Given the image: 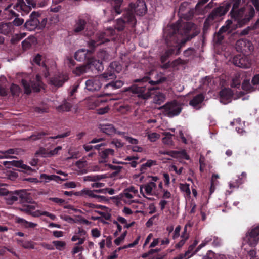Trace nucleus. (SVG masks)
Listing matches in <instances>:
<instances>
[{
  "instance_id": "nucleus-1",
  "label": "nucleus",
  "mask_w": 259,
  "mask_h": 259,
  "mask_svg": "<svg viewBox=\"0 0 259 259\" xmlns=\"http://www.w3.org/2000/svg\"><path fill=\"white\" fill-rule=\"evenodd\" d=\"M194 26V24L191 22L181 23L177 21L164 31L167 49L161 56L160 60L162 63L172 55L180 54L181 48L188 41L198 35L196 31L189 34Z\"/></svg>"
},
{
  "instance_id": "nucleus-2",
  "label": "nucleus",
  "mask_w": 259,
  "mask_h": 259,
  "mask_svg": "<svg viewBox=\"0 0 259 259\" xmlns=\"http://www.w3.org/2000/svg\"><path fill=\"white\" fill-rule=\"evenodd\" d=\"M241 0H227L222 6L215 8L221 16L226 14L232 7L230 16L234 21H237L239 26L247 24L255 15V10L251 6L247 11L243 7L239 8Z\"/></svg>"
},
{
  "instance_id": "nucleus-3",
  "label": "nucleus",
  "mask_w": 259,
  "mask_h": 259,
  "mask_svg": "<svg viewBox=\"0 0 259 259\" xmlns=\"http://www.w3.org/2000/svg\"><path fill=\"white\" fill-rule=\"evenodd\" d=\"M131 10L125 11L122 16L116 20L115 28L118 31H121L125 28H133L136 24L137 20L133 11L137 15L142 16L147 11V8L145 2L143 0H137L135 3L130 4Z\"/></svg>"
},
{
  "instance_id": "nucleus-4",
  "label": "nucleus",
  "mask_w": 259,
  "mask_h": 259,
  "mask_svg": "<svg viewBox=\"0 0 259 259\" xmlns=\"http://www.w3.org/2000/svg\"><path fill=\"white\" fill-rule=\"evenodd\" d=\"M0 194L5 196V199L9 204L16 202L25 203L30 201V196L26 190L22 189L14 191H9L6 189H1Z\"/></svg>"
},
{
  "instance_id": "nucleus-5",
  "label": "nucleus",
  "mask_w": 259,
  "mask_h": 259,
  "mask_svg": "<svg viewBox=\"0 0 259 259\" xmlns=\"http://www.w3.org/2000/svg\"><path fill=\"white\" fill-rule=\"evenodd\" d=\"M76 166L78 168V171L81 174L87 173L89 170L93 171H103L107 168H110L114 171L111 174L112 177H116L123 169L121 166H115L107 164L106 163H98L97 164L92 166L90 170L87 169V163H75Z\"/></svg>"
},
{
  "instance_id": "nucleus-6",
  "label": "nucleus",
  "mask_w": 259,
  "mask_h": 259,
  "mask_svg": "<svg viewBox=\"0 0 259 259\" xmlns=\"http://www.w3.org/2000/svg\"><path fill=\"white\" fill-rule=\"evenodd\" d=\"M182 109V105L176 100L167 102L159 108L165 116L169 118H173L180 115Z\"/></svg>"
},
{
  "instance_id": "nucleus-7",
  "label": "nucleus",
  "mask_w": 259,
  "mask_h": 259,
  "mask_svg": "<svg viewBox=\"0 0 259 259\" xmlns=\"http://www.w3.org/2000/svg\"><path fill=\"white\" fill-rule=\"evenodd\" d=\"M148 78H143L140 81V80H135V82H140L138 84H133L132 86L127 88L125 91H129L142 99H147L151 95L150 89L149 87H146L144 85L143 80H148Z\"/></svg>"
},
{
  "instance_id": "nucleus-8",
  "label": "nucleus",
  "mask_w": 259,
  "mask_h": 259,
  "mask_svg": "<svg viewBox=\"0 0 259 259\" xmlns=\"http://www.w3.org/2000/svg\"><path fill=\"white\" fill-rule=\"evenodd\" d=\"M115 32V30L110 28L106 30L105 32L97 33L96 39H91L88 42L90 48L93 50L97 46L109 41L113 39L112 37L114 36Z\"/></svg>"
},
{
  "instance_id": "nucleus-9",
  "label": "nucleus",
  "mask_w": 259,
  "mask_h": 259,
  "mask_svg": "<svg viewBox=\"0 0 259 259\" xmlns=\"http://www.w3.org/2000/svg\"><path fill=\"white\" fill-rule=\"evenodd\" d=\"M21 83L24 89V93L29 95L32 90L35 92H39L43 88V83L41 78L39 75H37L35 78L28 81L25 79H22Z\"/></svg>"
},
{
  "instance_id": "nucleus-10",
  "label": "nucleus",
  "mask_w": 259,
  "mask_h": 259,
  "mask_svg": "<svg viewBox=\"0 0 259 259\" xmlns=\"http://www.w3.org/2000/svg\"><path fill=\"white\" fill-rule=\"evenodd\" d=\"M85 28V31L84 32V35L87 37H91L95 33L94 28H90L87 26V21L83 17L79 16L75 20V24L73 26V31L74 34H79L83 32Z\"/></svg>"
},
{
  "instance_id": "nucleus-11",
  "label": "nucleus",
  "mask_w": 259,
  "mask_h": 259,
  "mask_svg": "<svg viewBox=\"0 0 259 259\" xmlns=\"http://www.w3.org/2000/svg\"><path fill=\"white\" fill-rule=\"evenodd\" d=\"M40 13L38 12L33 11L29 16V18L26 21L24 24V28L28 31H33L38 28L40 24L39 18Z\"/></svg>"
},
{
  "instance_id": "nucleus-12",
  "label": "nucleus",
  "mask_w": 259,
  "mask_h": 259,
  "mask_svg": "<svg viewBox=\"0 0 259 259\" xmlns=\"http://www.w3.org/2000/svg\"><path fill=\"white\" fill-rule=\"evenodd\" d=\"M236 49L244 55H249L253 51L254 47L251 41L246 39H241L237 41Z\"/></svg>"
},
{
  "instance_id": "nucleus-13",
  "label": "nucleus",
  "mask_w": 259,
  "mask_h": 259,
  "mask_svg": "<svg viewBox=\"0 0 259 259\" xmlns=\"http://www.w3.org/2000/svg\"><path fill=\"white\" fill-rule=\"evenodd\" d=\"M28 5H26L24 0H17L13 6V8L18 12H21L22 15L27 14L31 10V6L36 7V3L34 0H26Z\"/></svg>"
},
{
  "instance_id": "nucleus-14",
  "label": "nucleus",
  "mask_w": 259,
  "mask_h": 259,
  "mask_svg": "<svg viewBox=\"0 0 259 259\" xmlns=\"http://www.w3.org/2000/svg\"><path fill=\"white\" fill-rule=\"evenodd\" d=\"M243 241L250 246H255L259 241V226L252 228L248 232L243 238Z\"/></svg>"
},
{
  "instance_id": "nucleus-15",
  "label": "nucleus",
  "mask_w": 259,
  "mask_h": 259,
  "mask_svg": "<svg viewBox=\"0 0 259 259\" xmlns=\"http://www.w3.org/2000/svg\"><path fill=\"white\" fill-rule=\"evenodd\" d=\"M109 69L107 72L102 75V77L106 80L112 79L115 77L114 72L119 73L122 70V66L119 62L114 61L110 63Z\"/></svg>"
},
{
  "instance_id": "nucleus-16",
  "label": "nucleus",
  "mask_w": 259,
  "mask_h": 259,
  "mask_svg": "<svg viewBox=\"0 0 259 259\" xmlns=\"http://www.w3.org/2000/svg\"><path fill=\"white\" fill-rule=\"evenodd\" d=\"M220 17H221V16L220 15L219 12L214 8L209 14L204 23L203 28V33L204 35L207 33L210 26Z\"/></svg>"
},
{
  "instance_id": "nucleus-17",
  "label": "nucleus",
  "mask_w": 259,
  "mask_h": 259,
  "mask_svg": "<svg viewBox=\"0 0 259 259\" xmlns=\"http://www.w3.org/2000/svg\"><path fill=\"white\" fill-rule=\"evenodd\" d=\"M247 55L242 54L235 56L232 60L233 63L240 68H247L250 66V61Z\"/></svg>"
},
{
  "instance_id": "nucleus-18",
  "label": "nucleus",
  "mask_w": 259,
  "mask_h": 259,
  "mask_svg": "<svg viewBox=\"0 0 259 259\" xmlns=\"http://www.w3.org/2000/svg\"><path fill=\"white\" fill-rule=\"evenodd\" d=\"M68 79L69 77L67 73H58L50 78V82L55 87L59 88L62 87Z\"/></svg>"
},
{
  "instance_id": "nucleus-19",
  "label": "nucleus",
  "mask_w": 259,
  "mask_h": 259,
  "mask_svg": "<svg viewBox=\"0 0 259 259\" xmlns=\"http://www.w3.org/2000/svg\"><path fill=\"white\" fill-rule=\"evenodd\" d=\"M85 89L93 92L98 91L101 89L102 83L98 77H92L85 81Z\"/></svg>"
},
{
  "instance_id": "nucleus-20",
  "label": "nucleus",
  "mask_w": 259,
  "mask_h": 259,
  "mask_svg": "<svg viewBox=\"0 0 259 259\" xmlns=\"http://www.w3.org/2000/svg\"><path fill=\"white\" fill-rule=\"evenodd\" d=\"M94 190H91L89 189H84L80 191L74 192V195L75 196H82L83 197H89L90 198H95L98 202H102L106 200L105 197L96 195L95 194Z\"/></svg>"
},
{
  "instance_id": "nucleus-21",
  "label": "nucleus",
  "mask_w": 259,
  "mask_h": 259,
  "mask_svg": "<svg viewBox=\"0 0 259 259\" xmlns=\"http://www.w3.org/2000/svg\"><path fill=\"white\" fill-rule=\"evenodd\" d=\"M233 91L228 88L222 89L219 93L220 102L224 104H227L232 101L233 96Z\"/></svg>"
},
{
  "instance_id": "nucleus-22",
  "label": "nucleus",
  "mask_w": 259,
  "mask_h": 259,
  "mask_svg": "<svg viewBox=\"0 0 259 259\" xmlns=\"http://www.w3.org/2000/svg\"><path fill=\"white\" fill-rule=\"evenodd\" d=\"M227 28L226 26H222L219 30L218 32H216L213 35V41L215 45H221L222 44L225 37L228 35L226 31Z\"/></svg>"
},
{
  "instance_id": "nucleus-23",
  "label": "nucleus",
  "mask_w": 259,
  "mask_h": 259,
  "mask_svg": "<svg viewBox=\"0 0 259 259\" xmlns=\"http://www.w3.org/2000/svg\"><path fill=\"white\" fill-rule=\"evenodd\" d=\"M92 52L90 50L81 49L75 53L74 58L78 61H83L90 59V55Z\"/></svg>"
},
{
  "instance_id": "nucleus-24",
  "label": "nucleus",
  "mask_w": 259,
  "mask_h": 259,
  "mask_svg": "<svg viewBox=\"0 0 259 259\" xmlns=\"http://www.w3.org/2000/svg\"><path fill=\"white\" fill-rule=\"evenodd\" d=\"M73 105L72 101L69 98L64 99L61 105L56 107V110L59 112H68Z\"/></svg>"
},
{
  "instance_id": "nucleus-25",
  "label": "nucleus",
  "mask_w": 259,
  "mask_h": 259,
  "mask_svg": "<svg viewBox=\"0 0 259 259\" xmlns=\"http://www.w3.org/2000/svg\"><path fill=\"white\" fill-rule=\"evenodd\" d=\"M122 2L123 0H111L112 5L111 13L112 15H117L121 13V6Z\"/></svg>"
},
{
  "instance_id": "nucleus-26",
  "label": "nucleus",
  "mask_w": 259,
  "mask_h": 259,
  "mask_svg": "<svg viewBox=\"0 0 259 259\" xmlns=\"http://www.w3.org/2000/svg\"><path fill=\"white\" fill-rule=\"evenodd\" d=\"M100 131L106 134L107 135L111 136L116 133V128L112 124H100L99 127Z\"/></svg>"
},
{
  "instance_id": "nucleus-27",
  "label": "nucleus",
  "mask_w": 259,
  "mask_h": 259,
  "mask_svg": "<svg viewBox=\"0 0 259 259\" xmlns=\"http://www.w3.org/2000/svg\"><path fill=\"white\" fill-rule=\"evenodd\" d=\"M246 180V174L242 172L240 176L237 177V179L232 181L230 183L231 188L238 187L239 186L244 183Z\"/></svg>"
},
{
  "instance_id": "nucleus-28",
  "label": "nucleus",
  "mask_w": 259,
  "mask_h": 259,
  "mask_svg": "<svg viewBox=\"0 0 259 259\" xmlns=\"http://www.w3.org/2000/svg\"><path fill=\"white\" fill-rule=\"evenodd\" d=\"M15 221L17 223L19 224L22 227L29 229L34 228L37 226V224L31 222H28L26 220L17 217L15 219Z\"/></svg>"
},
{
  "instance_id": "nucleus-29",
  "label": "nucleus",
  "mask_w": 259,
  "mask_h": 259,
  "mask_svg": "<svg viewBox=\"0 0 259 259\" xmlns=\"http://www.w3.org/2000/svg\"><path fill=\"white\" fill-rule=\"evenodd\" d=\"M0 159L3 158H7V159H11L16 158L15 156L12 155L13 154H18V149H9L6 151H0Z\"/></svg>"
},
{
  "instance_id": "nucleus-30",
  "label": "nucleus",
  "mask_w": 259,
  "mask_h": 259,
  "mask_svg": "<svg viewBox=\"0 0 259 259\" xmlns=\"http://www.w3.org/2000/svg\"><path fill=\"white\" fill-rule=\"evenodd\" d=\"M124 81L121 80L111 81L104 86L105 90L111 89V90L118 89L124 85Z\"/></svg>"
},
{
  "instance_id": "nucleus-31",
  "label": "nucleus",
  "mask_w": 259,
  "mask_h": 259,
  "mask_svg": "<svg viewBox=\"0 0 259 259\" xmlns=\"http://www.w3.org/2000/svg\"><path fill=\"white\" fill-rule=\"evenodd\" d=\"M237 22L236 24H234L231 20H227L224 25L223 26H226L227 28V31L226 32L227 34H228V35L231 34L233 33V31L236 30L238 27H242V26H239V24H238V21H236Z\"/></svg>"
},
{
  "instance_id": "nucleus-32",
  "label": "nucleus",
  "mask_w": 259,
  "mask_h": 259,
  "mask_svg": "<svg viewBox=\"0 0 259 259\" xmlns=\"http://www.w3.org/2000/svg\"><path fill=\"white\" fill-rule=\"evenodd\" d=\"M3 163L6 166H9L11 165L10 164H12L11 165H14L16 167H20V168H22L23 169L22 170V171H23L24 172L28 173L29 174H30L33 171V169L31 167L24 164L23 163Z\"/></svg>"
},
{
  "instance_id": "nucleus-33",
  "label": "nucleus",
  "mask_w": 259,
  "mask_h": 259,
  "mask_svg": "<svg viewBox=\"0 0 259 259\" xmlns=\"http://www.w3.org/2000/svg\"><path fill=\"white\" fill-rule=\"evenodd\" d=\"M204 99V96L202 94H199L194 96L192 99L190 101L189 104L194 107L201 104Z\"/></svg>"
},
{
  "instance_id": "nucleus-34",
  "label": "nucleus",
  "mask_w": 259,
  "mask_h": 259,
  "mask_svg": "<svg viewBox=\"0 0 259 259\" xmlns=\"http://www.w3.org/2000/svg\"><path fill=\"white\" fill-rule=\"evenodd\" d=\"M172 156L181 159L189 160V156L187 154L185 150L172 151Z\"/></svg>"
},
{
  "instance_id": "nucleus-35",
  "label": "nucleus",
  "mask_w": 259,
  "mask_h": 259,
  "mask_svg": "<svg viewBox=\"0 0 259 259\" xmlns=\"http://www.w3.org/2000/svg\"><path fill=\"white\" fill-rule=\"evenodd\" d=\"M145 188V192L148 195H151L152 191L153 189H155L156 187V184L153 182H150L145 185L142 186L140 187V192L143 193V188Z\"/></svg>"
},
{
  "instance_id": "nucleus-36",
  "label": "nucleus",
  "mask_w": 259,
  "mask_h": 259,
  "mask_svg": "<svg viewBox=\"0 0 259 259\" xmlns=\"http://www.w3.org/2000/svg\"><path fill=\"white\" fill-rule=\"evenodd\" d=\"M12 25L10 23H3L0 25V33L8 35L12 32Z\"/></svg>"
},
{
  "instance_id": "nucleus-37",
  "label": "nucleus",
  "mask_w": 259,
  "mask_h": 259,
  "mask_svg": "<svg viewBox=\"0 0 259 259\" xmlns=\"http://www.w3.org/2000/svg\"><path fill=\"white\" fill-rule=\"evenodd\" d=\"M198 241L197 240H194L193 244L189 246L188 249L185 252V253L184 255H183V256H180L178 259H186V258L190 257L193 254H191V252L194 249L196 245L198 244Z\"/></svg>"
},
{
  "instance_id": "nucleus-38",
  "label": "nucleus",
  "mask_w": 259,
  "mask_h": 259,
  "mask_svg": "<svg viewBox=\"0 0 259 259\" xmlns=\"http://www.w3.org/2000/svg\"><path fill=\"white\" fill-rule=\"evenodd\" d=\"M11 14L15 17H16L13 21V24L16 26H19L22 25L24 22V20L22 18H19V15L15 12L13 10H11L10 11Z\"/></svg>"
},
{
  "instance_id": "nucleus-39",
  "label": "nucleus",
  "mask_w": 259,
  "mask_h": 259,
  "mask_svg": "<svg viewBox=\"0 0 259 259\" xmlns=\"http://www.w3.org/2000/svg\"><path fill=\"white\" fill-rule=\"evenodd\" d=\"M79 87V82L78 81L76 82L72 87H71L69 91L68 97L67 98H69L72 101V100L74 98V94L77 92Z\"/></svg>"
},
{
  "instance_id": "nucleus-40",
  "label": "nucleus",
  "mask_w": 259,
  "mask_h": 259,
  "mask_svg": "<svg viewBox=\"0 0 259 259\" xmlns=\"http://www.w3.org/2000/svg\"><path fill=\"white\" fill-rule=\"evenodd\" d=\"M88 68L94 67L98 71H101L103 69V66L102 63L99 60H93L91 61L90 64L88 65Z\"/></svg>"
},
{
  "instance_id": "nucleus-41",
  "label": "nucleus",
  "mask_w": 259,
  "mask_h": 259,
  "mask_svg": "<svg viewBox=\"0 0 259 259\" xmlns=\"http://www.w3.org/2000/svg\"><path fill=\"white\" fill-rule=\"evenodd\" d=\"M114 154V150L110 148L105 149L99 152L101 158L105 160L108 158L109 155H113Z\"/></svg>"
},
{
  "instance_id": "nucleus-42",
  "label": "nucleus",
  "mask_w": 259,
  "mask_h": 259,
  "mask_svg": "<svg viewBox=\"0 0 259 259\" xmlns=\"http://www.w3.org/2000/svg\"><path fill=\"white\" fill-rule=\"evenodd\" d=\"M163 135L165 136L162 139L163 143L168 145H173L172 137L174 136V135L169 132H165L163 133Z\"/></svg>"
},
{
  "instance_id": "nucleus-43",
  "label": "nucleus",
  "mask_w": 259,
  "mask_h": 259,
  "mask_svg": "<svg viewBox=\"0 0 259 259\" xmlns=\"http://www.w3.org/2000/svg\"><path fill=\"white\" fill-rule=\"evenodd\" d=\"M89 68L87 66H80L76 67L73 70V73L77 76H80L87 72V69Z\"/></svg>"
},
{
  "instance_id": "nucleus-44",
  "label": "nucleus",
  "mask_w": 259,
  "mask_h": 259,
  "mask_svg": "<svg viewBox=\"0 0 259 259\" xmlns=\"http://www.w3.org/2000/svg\"><path fill=\"white\" fill-rule=\"evenodd\" d=\"M35 156L36 157H47L51 156V154L50 151L44 148H40L38 151L35 153Z\"/></svg>"
},
{
  "instance_id": "nucleus-45",
  "label": "nucleus",
  "mask_w": 259,
  "mask_h": 259,
  "mask_svg": "<svg viewBox=\"0 0 259 259\" xmlns=\"http://www.w3.org/2000/svg\"><path fill=\"white\" fill-rule=\"evenodd\" d=\"M242 88L244 91L247 92H251L255 90V88L251 85L249 81L248 80H244L242 84Z\"/></svg>"
},
{
  "instance_id": "nucleus-46",
  "label": "nucleus",
  "mask_w": 259,
  "mask_h": 259,
  "mask_svg": "<svg viewBox=\"0 0 259 259\" xmlns=\"http://www.w3.org/2000/svg\"><path fill=\"white\" fill-rule=\"evenodd\" d=\"M10 89L13 96H18L21 92L19 86L14 83L11 84Z\"/></svg>"
},
{
  "instance_id": "nucleus-47",
  "label": "nucleus",
  "mask_w": 259,
  "mask_h": 259,
  "mask_svg": "<svg viewBox=\"0 0 259 259\" xmlns=\"http://www.w3.org/2000/svg\"><path fill=\"white\" fill-rule=\"evenodd\" d=\"M213 236H208L205 238L204 241L197 247L195 252L198 251L202 247L212 241Z\"/></svg>"
},
{
  "instance_id": "nucleus-48",
  "label": "nucleus",
  "mask_w": 259,
  "mask_h": 259,
  "mask_svg": "<svg viewBox=\"0 0 259 259\" xmlns=\"http://www.w3.org/2000/svg\"><path fill=\"white\" fill-rule=\"evenodd\" d=\"M156 163H145L142 164L140 167V171L141 174L145 173L150 168Z\"/></svg>"
},
{
  "instance_id": "nucleus-49",
  "label": "nucleus",
  "mask_w": 259,
  "mask_h": 259,
  "mask_svg": "<svg viewBox=\"0 0 259 259\" xmlns=\"http://www.w3.org/2000/svg\"><path fill=\"white\" fill-rule=\"evenodd\" d=\"M131 107L128 104H122L119 106L118 111L121 113L124 114L131 110Z\"/></svg>"
},
{
  "instance_id": "nucleus-50",
  "label": "nucleus",
  "mask_w": 259,
  "mask_h": 259,
  "mask_svg": "<svg viewBox=\"0 0 259 259\" xmlns=\"http://www.w3.org/2000/svg\"><path fill=\"white\" fill-rule=\"evenodd\" d=\"M39 215L48 217H50L52 219H54V218L55 217L54 214L50 213L47 211H42V212H40V211H37L34 212V213L33 214V215L34 217H37Z\"/></svg>"
},
{
  "instance_id": "nucleus-51",
  "label": "nucleus",
  "mask_w": 259,
  "mask_h": 259,
  "mask_svg": "<svg viewBox=\"0 0 259 259\" xmlns=\"http://www.w3.org/2000/svg\"><path fill=\"white\" fill-rule=\"evenodd\" d=\"M127 233V231H125L119 237H118V238L115 239L114 241V243L116 245H119L121 244V243L125 239V237L126 236Z\"/></svg>"
},
{
  "instance_id": "nucleus-52",
  "label": "nucleus",
  "mask_w": 259,
  "mask_h": 259,
  "mask_svg": "<svg viewBox=\"0 0 259 259\" xmlns=\"http://www.w3.org/2000/svg\"><path fill=\"white\" fill-rule=\"evenodd\" d=\"M159 138L160 135L157 133H151L148 135V139L152 142H155Z\"/></svg>"
},
{
  "instance_id": "nucleus-53",
  "label": "nucleus",
  "mask_w": 259,
  "mask_h": 259,
  "mask_svg": "<svg viewBox=\"0 0 259 259\" xmlns=\"http://www.w3.org/2000/svg\"><path fill=\"white\" fill-rule=\"evenodd\" d=\"M47 133L44 132H36L31 136V138L33 140L41 139L43 136L47 135Z\"/></svg>"
},
{
  "instance_id": "nucleus-54",
  "label": "nucleus",
  "mask_w": 259,
  "mask_h": 259,
  "mask_svg": "<svg viewBox=\"0 0 259 259\" xmlns=\"http://www.w3.org/2000/svg\"><path fill=\"white\" fill-rule=\"evenodd\" d=\"M181 190L185 192L187 195H190L191 194L189 185L187 184H181L180 186Z\"/></svg>"
},
{
  "instance_id": "nucleus-55",
  "label": "nucleus",
  "mask_w": 259,
  "mask_h": 259,
  "mask_svg": "<svg viewBox=\"0 0 259 259\" xmlns=\"http://www.w3.org/2000/svg\"><path fill=\"white\" fill-rule=\"evenodd\" d=\"M32 44L30 40L26 39L22 42V47L24 50H27L31 47Z\"/></svg>"
},
{
  "instance_id": "nucleus-56",
  "label": "nucleus",
  "mask_w": 259,
  "mask_h": 259,
  "mask_svg": "<svg viewBox=\"0 0 259 259\" xmlns=\"http://www.w3.org/2000/svg\"><path fill=\"white\" fill-rule=\"evenodd\" d=\"M71 132L70 131H68L65 133H63L61 134H58L56 136H51L48 138V139H56L58 138H64L65 137H66L67 136H69L70 135Z\"/></svg>"
},
{
  "instance_id": "nucleus-57",
  "label": "nucleus",
  "mask_w": 259,
  "mask_h": 259,
  "mask_svg": "<svg viewBox=\"0 0 259 259\" xmlns=\"http://www.w3.org/2000/svg\"><path fill=\"white\" fill-rule=\"evenodd\" d=\"M53 244L55 246L58 250H61V248L64 247L66 245V243L61 241H54Z\"/></svg>"
},
{
  "instance_id": "nucleus-58",
  "label": "nucleus",
  "mask_w": 259,
  "mask_h": 259,
  "mask_svg": "<svg viewBox=\"0 0 259 259\" xmlns=\"http://www.w3.org/2000/svg\"><path fill=\"white\" fill-rule=\"evenodd\" d=\"M111 144L114 145L116 148H121L124 144L121 142V140L118 139H114L110 143Z\"/></svg>"
},
{
  "instance_id": "nucleus-59",
  "label": "nucleus",
  "mask_w": 259,
  "mask_h": 259,
  "mask_svg": "<svg viewBox=\"0 0 259 259\" xmlns=\"http://www.w3.org/2000/svg\"><path fill=\"white\" fill-rule=\"evenodd\" d=\"M103 177L101 176L96 175V176H88L85 177V180H88L90 181H93L95 182L97 181H98L102 178H103Z\"/></svg>"
},
{
  "instance_id": "nucleus-60",
  "label": "nucleus",
  "mask_w": 259,
  "mask_h": 259,
  "mask_svg": "<svg viewBox=\"0 0 259 259\" xmlns=\"http://www.w3.org/2000/svg\"><path fill=\"white\" fill-rule=\"evenodd\" d=\"M124 138L127 141H128L131 144L137 145L139 143V141L137 139L133 138L131 137L127 136H125Z\"/></svg>"
},
{
  "instance_id": "nucleus-61",
  "label": "nucleus",
  "mask_w": 259,
  "mask_h": 259,
  "mask_svg": "<svg viewBox=\"0 0 259 259\" xmlns=\"http://www.w3.org/2000/svg\"><path fill=\"white\" fill-rule=\"evenodd\" d=\"M53 175H47L46 174H41L40 175V179L42 181H44L45 183L49 182L50 181L52 180Z\"/></svg>"
},
{
  "instance_id": "nucleus-62",
  "label": "nucleus",
  "mask_w": 259,
  "mask_h": 259,
  "mask_svg": "<svg viewBox=\"0 0 259 259\" xmlns=\"http://www.w3.org/2000/svg\"><path fill=\"white\" fill-rule=\"evenodd\" d=\"M181 229V227L180 225H178L174 230L172 235V239L175 240L178 238L180 236V232Z\"/></svg>"
},
{
  "instance_id": "nucleus-63",
  "label": "nucleus",
  "mask_w": 259,
  "mask_h": 259,
  "mask_svg": "<svg viewBox=\"0 0 259 259\" xmlns=\"http://www.w3.org/2000/svg\"><path fill=\"white\" fill-rule=\"evenodd\" d=\"M195 52V49L193 48H189L184 52V55L189 57L192 56Z\"/></svg>"
},
{
  "instance_id": "nucleus-64",
  "label": "nucleus",
  "mask_w": 259,
  "mask_h": 259,
  "mask_svg": "<svg viewBox=\"0 0 259 259\" xmlns=\"http://www.w3.org/2000/svg\"><path fill=\"white\" fill-rule=\"evenodd\" d=\"M215 254L211 250L207 251L206 254L203 257V259H215Z\"/></svg>"
}]
</instances>
